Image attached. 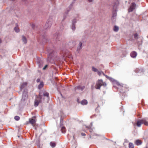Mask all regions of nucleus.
<instances>
[{
  "label": "nucleus",
  "mask_w": 148,
  "mask_h": 148,
  "mask_svg": "<svg viewBox=\"0 0 148 148\" xmlns=\"http://www.w3.org/2000/svg\"><path fill=\"white\" fill-rule=\"evenodd\" d=\"M44 100V98H43V96L41 92H39L38 96L36 99L34 101V106L36 107L38 106L39 103L42 102V100Z\"/></svg>",
  "instance_id": "f257e3e1"
},
{
  "label": "nucleus",
  "mask_w": 148,
  "mask_h": 148,
  "mask_svg": "<svg viewBox=\"0 0 148 148\" xmlns=\"http://www.w3.org/2000/svg\"><path fill=\"white\" fill-rule=\"evenodd\" d=\"M142 124H144L146 126L148 125V122L147 121L145 118L138 120L137 121L136 123L134 124V125H136L138 127H140Z\"/></svg>",
  "instance_id": "f03ea898"
},
{
  "label": "nucleus",
  "mask_w": 148,
  "mask_h": 148,
  "mask_svg": "<svg viewBox=\"0 0 148 148\" xmlns=\"http://www.w3.org/2000/svg\"><path fill=\"white\" fill-rule=\"evenodd\" d=\"M106 85L105 82H103L101 79H99L97 82L95 88L97 89H100L101 86H103L105 87Z\"/></svg>",
  "instance_id": "7ed1b4c3"
},
{
  "label": "nucleus",
  "mask_w": 148,
  "mask_h": 148,
  "mask_svg": "<svg viewBox=\"0 0 148 148\" xmlns=\"http://www.w3.org/2000/svg\"><path fill=\"white\" fill-rule=\"evenodd\" d=\"M105 75L106 77L109 79L110 81L113 82L114 84H116L119 86L120 87H123V84H120L119 82L117 81L114 80V79L108 77L107 75Z\"/></svg>",
  "instance_id": "20e7f679"
},
{
  "label": "nucleus",
  "mask_w": 148,
  "mask_h": 148,
  "mask_svg": "<svg viewBox=\"0 0 148 148\" xmlns=\"http://www.w3.org/2000/svg\"><path fill=\"white\" fill-rule=\"evenodd\" d=\"M53 22V20L51 18L49 19L45 24V28L47 29L50 27L52 25Z\"/></svg>",
  "instance_id": "39448f33"
},
{
  "label": "nucleus",
  "mask_w": 148,
  "mask_h": 148,
  "mask_svg": "<svg viewBox=\"0 0 148 148\" xmlns=\"http://www.w3.org/2000/svg\"><path fill=\"white\" fill-rule=\"evenodd\" d=\"M136 4L134 3H132L130 8L128 9V12H132L135 8Z\"/></svg>",
  "instance_id": "423d86ee"
},
{
  "label": "nucleus",
  "mask_w": 148,
  "mask_h": 148,
  "mask_svg": "<svg viewBox=\"0 0 148 148\" xmlns=\"http://www.w3.org/2000/svg\"><path fill=\"white\" fill-rule=\"evenodd\" d=\"M35 117H33L32 119H29V122L32 125L34 126L36 122Z\"/></svg>",
  "instance_id": "0eeeda50"
},
{
  "label": "nucleus",
  "mask_w": 148,
  "mask_h": 148,
  "mask_svg": "<svg viewBox=\"0 0 148 148\" xmlns=\"http://www.w3.org/2000/svg\"><path fill=\"white\" fill-rule=\"evenodd\" d=\"M118 5V3L116 1L113 3V11L114 12H116L117 11V8Z\"/></svg>",
  "instance_id": "6e6552de"
},
{
  "label": "nucleus",
  "mask_w": 148,
  "mask_h": 148,
  "mask_svg": "<svg viewBox=\"0 0 148 148\" xmlns=\"http://www.w3.org/2000/svg\"><path fill=\"white\" fill-rule=\"evenodd\" d=\"M85 87L84 86L79 85L75 87L74 88V90L75 91L77 90H80L81 91H82L84 89Z\"/></svg>",
  "instance_id": "1a4fd4ad"
},
{
  "label": "nucleus",
  "mask_w": 148,
  "mask_h": 148,
  "mask_svg": "<svg viewBox=\"0 0 148 148\" xmlns=\"http://www.w3.org/2000/svg\"><path fill=\"white\" fill-rule=\"evenodd\" d=\"M37 62L38 65V66L40 68H41L42 67L43 62L40 59L38 58L37 61Z\"/></svg>",
  "instance_id": "9d476101"
},
{
  "label": "nucleus",
  "mask_w": 148,
  "mask_h": 148,
  "mask_svg": "<svg viewBox=\"0 0 148 148\" xmlns=\"http://www.w3.org/2000/svg\"><path fill=\"white\" fill-rule=\"evenodd\" d=\"M62 119L61 118L60 119V127H61V130L62 131V132L63 133H65L66 131V129L63 126H62V125L61 124V122L62 121Z\"/></svg>",
  "instance_id": "9b49d317"
},
{
  "label": "nucleus",
  "mask_w": 148,
  "mask_h": 148,
  "mask_svg": "<svg viewBox=\"0 0 148 148\" xmlns=\"http://www.w3.org/2000/svg\"><path fill=\"white\" fill-rule=\"evenodd\" d=\"M92 70L94 72H97L98 74H104L102 71H98L97 69L93 66L92 67Z\"/></svg>",
  "instance_id": "f8f14e48"
},
{
  "label": "nucleus",
  "mask_w": 148,
  "mask_h": 148,
  "mask_svg": "<svg viewBox=\"0 0 148 148\" xmlns=\"http://www.w3.org/2000/svg\"><path fill=\"white\" fill-rule=\"evenodd\" d=\"M27 98V95L26 92H24L23 93V95L22 99V100L24 101L26 100Z\"/></svg>",
  "instance_id": "ddd939ff"
},
{
  "label": "nucleus",
  "mask_w": 148,
  "mask_h": 148,
  "mask_svg": "<svg viewBox=\"0 0 148 148\" xmlns=\"http://www.w3.org/2000/svg\"><path fill=\"white\" fill-rule=\"evenodd\" d=\"M130 55L132 58H135L137 55V53L135 51H133L131 53Z\"/></svg>",
  "instance_id": "4468645a"
},
{
  "label": "nucleus",
  "mask_w": 148,
  "mask_h": 148,
  "mask_svg": "<svg viewBox=\"0 0 148 148\" xmlns=\"http://www.w3.org/2000/svg\"><path fill=\"white\" fill-rule=\"evenodd\" d=\"M116 12L113 11V14L112 17V19L113 21H115L116 16Z\"/></svg>",
  "instance_id": "2eb2a0df"
},
{
  "label": "nucleus",
  "mask_w": 148,
  "mask_h": 148,
  "mask_svg": "<svg viewBox=\"0 0 148 148\" xmlns=\"http://www.w3.org/2000/svg\"><path fill=\"white\" fill-rule=\"evenodd\" d=\"M54 38L55 39L56 41H59L61 40L60 36L59 34L55 35Z\"/></svg>",
  "instance_id": "dca6fc26"
},
{
  "label": "nucleus",
  "mask_w": 148,
  "mask_h": 148,
  "mask_svg": "<svg viewBox=\"0 0 148 148\" xmlns=\"http://www.w3.org/2000/svg\"><path fill=\"white\" fill-rule=\"evenodd\" d=\"M82 43L81 42H80L78 46L77 47V51L79 53L80 50L82 49Z\"/></svg>",
  "instance_id": "f3484780"
},
{
  "label": "nucleus",
  "mask_w": 148,
  "mask_h": 148,
  "mask_svg": "<svg viewBox=\"0 0 148 148\" xmlns=\"http://www.w3.org/2000/svg\"><path fill=\"white\" fill-rule=\"evenodd\" d=\"M40 92H42V96H43L44 97H46L47 98H48L49 97V93L48 92H47L45 91H44V92L40 91Z\"/></svg>",
  "instance_id": "a211bd4d"
},
{
  "label": "nucleus",
  "mask_w": 148,
  "mask_h": 148,
  "mask_svg": "<svg viewBox=\"0 0 148 148\" xmlns=\"http://www.w3.org/2000/svg\"><path fill=\"white\" fill-rule=\"evenodd\" d=\"M27 83L26 82H24L22 84L20 87L21 90H22L27 85Z\"/></svg>",
  "instance_id": "6ab92c4d"
},
{
  "label": "nucleus",
  "mask_w": 148,
  "mask_h": 148,
  "mask_svg": "<svg viewBox=\"0 0 148 148\" xmlns=\"http://www.w3.org/2000/svg\"><path fill=\"white\" fill-rule=\"evenodd\" d=\"M53 54V53H51L49 54L48 57L47 58V60L48 62H51V59H53L52 58V56Z\"/></svg>",
  "instance_id": "aec40b11"
},
{
  "label": "nucleus",
  "mask_w": 148,
  "mask_h": 148,
  "mask_svg": "<svg viewBox=\"0 0 148 148\" xmlns=\"http://www.w3.org/2000/svg\"><path fill=\"white\" fill-rule=\"evenodd\" d=\"M134 143L137 145H139L142 144V142L141 140H137L135 141Z\"/></svg>",
  "instance_id": "412c9836"
},
{
  "label": "nucleus",
  "mask_w": 148,
  "mask_h": 148,
  "mask_svg": "<svg viewBox=\"0 0 148 148\" xmlns=\"http://www.w3.org/2000/svg\"><path fill=\"white\" fill-rule=\"evenodd\" d=\"M22 40L24 43L25 44L27 42V40L26 38L24 36H22Z\"/></svg>",
  "instance_id": "4be33fe9"
},
{
  "label": "nucleus",
  "mask_w": 148,
  "mask_h": 148,
  "mask_svg": "<svg viewBox=\"0 0 148 148\" xmlns=\"http://www.w3.org/2000/svg\"><path fill=\"white\" fill-rule=\"evenodd\" d=\"M44 86V84L43 82H41L40 84L39 85L38 88L39 89H40L42 88Z\"/></svg>",
  "instance_id": "5701e85b"
},
{
  "label": "nucleus",
  "mask_w": 148,
  "mask_h": 148,
  "mask_svg": "<svg viewBox=\"0 0 148 148\" xmlns=\"http://www.w3.org/2000/svg\"><path fill=\"white\" fill-rule=\"evenodd\" d=\"M88 102L86 100H83L81 102V103L83 105H86L87 104Z\"/></svg>",
  "instance_id": "b1692460"
},
{
  "label": "nucleus",
  "mask_w": 148,
  "mask_h": 148,
  "mask_svg": "<svg viewBox=\"0 0 148 148\" xmlns=\"http://www.w3.org/2000/svg\"><path fill=\"white\" fill-rule=\"evenodd\" d=\"M119 29V28L118 27L115 26L114 27L113 30L115 32H117L118 31Z\"/></svg>",
  "instance_id": "393cba45"
},
{
  "label": "nucleus",
  "mask_w": 148,
  "mask_h": 148,
  "mask_svg": "<svg viewBox=\"0 0 148 148\" xmlns=\"http://www.w3.org/2000/svg\"><path fill=\"white\" fill-rule=\"evenodd\" d=\"M129 148H134V146L132 143H130L129 144Z\"/></svg>",
  "instance_id": "a878e982"
},
{
  "label": "nucleus",
  "mask_w": 148,
  "mask_h": 148,
  "mask_svg": "<svg viewBox=\"0 0 148 148\" xmlns=\"http://www.w3.org/2000/svg\"><path fill=\"white\" fill-rule=\"evenodd\" d=\"M50 145L51 146L53 147H55L56 146V143H53L52 142H50Z\"/></svg>",
  "instance_id": "bb28decb"
},
{
  "label": "nucleus",
  "mask_w": 148,
  "mask_h": 148,
  "mask_svg": "<svg viewBox=\"0 0 148 148\" xmlns=\"http://www.w3.org/2000/svg\"><path fill=\"white\" fill-rule=\"evenodd\" d=\"M72 29L73 31H75V24H72Z\"/></svg>",
  "instance_id": "cd10ccee"
},
{
  "label": "nucleus",
  "mask_w": 148,
  "mask_h": 148,
  "mask_svg": "<svg viewBox=\"0 0 148 148\" xmlns=\"http://www.w3.org/2000/svg\"><path fill=\"white\" fill-rule=\"evenodd\" d=\"M14 119L16 121H18L20 119V117L18 116H15L14 117Z\"/></svg>",
  "instance_id": "c85d7f7f"
},
{
  "label": "nucleus",
  "mask_w": 148,
  "mask_h": 148,
  "mask_svg": "<svg viewBox=\"0 0 148 148\" xmlns=\"http://www.w3.org/2000/svg\"><path fill=\"white\" fill-rule=\"evenodd\" d=\"M77 22V20L76 18H74L73 20L72 21V24H75Z\"/></svg>",
  "instance_id": "c756f323"
},
{
  "label": "nucleus",
  "mask_w": 148,
  "mask_h": 148,
  "mask_svg": "<svg viewBox=\"0 0 148 148\" xmlns=\"http://www.w3.org/2000/svg\"><path fill=\"white\" fill-rule=\"evenodd\" d=\"M14 29L16 32H18L19 31V29L16 27H14Z\"/></svg>",
  "instance_id": "7c9ffc66"
},
{
  "label": "nucleus",
  "mask_w": 148,
  "mask_h": 148,
  "mask_svg": "<svg viewBox=\"0 0 148 148\" xmlns=\"http://www.w3.org/2000/svg\"><path fill=\"white\" fill-rule=\"evenodd\" d=\"M72 43L73 44L72 46H73L75 45V42L73 41H72L71 42H70L69 43V45H71Z\"/></svg>",
  "instance_id": "2f4dec72"
},
{
  "label": "nucleus",
  "mask_w": 148,
  "mask_h": 148,
  "mask_svg": "<svg viewBox=\"0 0 148 148\" xmlns=\"http://www.w3.org/2000/svg\"><path fill=\"white\" fill-rule=\"evenodd\" d=\"M134 37L136 39L138 38V34H137L136 33L134 34Z\"/></svg>",
  "instance_id": "473e14b6"
},
{
  "label": "nucleus",
  "mask_w": 148,
  "mask_h": 148,
  "mask_svg": "<svg viewBox=\"0 0 148 148\" xmlns=\"http://www.w3.org/2000/svg\"><path fill=\"white\" fill-rule=\"evenodd\" d=\"M48 66L47 65H46L42 69L43 70H45L46 69V68Z\"/></svg>",
  "instance_id": "72a5a7b5"
},
{
  "label": "nucleus",
  "mask_w": 148,
  "mask_h": 148,
  "mask_svg": "<svg viewBox=\"0 0 148 148\" xmlns=\"http://www.w3.org/2000/svg\"><path fill=\"white\" fill-rule=\"evenodd\" d=\"M40 81V79H39V78H38L37 80H36V82H37L38 83Z\"/></svg>",
  "instance_id": "f704fd0d"
},
{
  "label": "nucleus",
  "mask_w": 148,
  "mask_h": 148,
  "mask_svg": "<svg viewBox=\"0 0 148 148\" xmlns=\"http://www.w3.org/2000/svg\"><path fill=\"white\" fill-rule=\"evenodd\" d=\"M32 28H33V29H34V27H35L34 25V24H32Z\"/></svg>",
  "instance_id": "c9c22d12"
},
{
  "label": "nucleus",
  "mask_w": 148,
  "mask_h": 148,
  "mask_svg": "<svg viewBox=\"0 0 148 148\" xmlns=\"http://www.w3.org/2000/svg\"><path fill=\"white\" fill-rule=\"evenodd\" d=\"M88 2H89L90 3H91L93 1V0H88Z\"/></svg>",
  "instance_id": "e433bc0d"
},
{
  "label": "nucleus",
  "mask_w": 148,
  "mask_h": 148,
  "mask_svg": "<svg viewBox=\"0 0 148 148\" xmlns=\"http://www.w3.org/2000/svg\"><path fill=\"white\" fill-rule=\"evenodd\" d=\"M82 136H85L86 135L84 133H82Z\"/></svg>",
  "instance_id": "4c0bfd02"
},
{
  "label": "nucleus",
  "mask_w": 148,
  "mask_h": 148,
  "mask_svg": "<svg viewBox=\"0 0 148 148\" xmlns=\"http://www.w3.org/2000/svg\"><path fill=\"white\" fill-rule=\"evenodd\" d=\"M65 18H66V16L64 17L63 20H64Z\"/></svg>",
  "instance_id": "58836bf2"
},
{
  "label": "nucleus",
  "mask_w": 148,
  "mask_h": 148,
  "mask_svg": "<svg viewBox=\"0 0 148 148\" xmlns=\"http://www.w3.org/2000/svg\"><path fill=\"white\" fill-rule=\"evenodd\" d=\"M57 73H58L55 72L54 73L55 74H56Z\"/></svg>",
  "instance_id": "ea45409f"
},
{
  "label": "nucleus",
  "mask_w": 148,
  "mask_h": 148,
  "mask_svg": "<svg viewBox=\"0 0 148 148\" xmlns=\"http://www.w3.org/2000/svg\"><path fill=\"white\" fill-rule=\"evenodd\" d=\"M1 43V40L0 39V43Z\"/></svg>",
  "instance_id": "a19ab883"
},
{
  "label": "nucleus",
  "mask_w": 148,
  "mask_h": 148,
  "mask_svg": "<svg viewBox=\"0 0 148 148\" xmlns=\"http://www.w3.org/2000/svg\"><path fill=\"white\" fill-rule=\"evenodd\" d=\"M27 0H23V1H27Z\"/></svg>",
  "instance_id": "79ce46f5"
},
{
  "label": "nucleus",
  "mask_w": 148,
  "mask_h": 148,
  "mask_svg": "<svg viewBox=\"0 0 148 148\" xmlns=\"http://www.w3.org/2000/svg\"><path fill=\"white\" fill-rule=\"evenodd\" d=\"M90 132H91V130H90Z\"/></svg>",
  "instance_id": "37998d69"
}]
</instances>
